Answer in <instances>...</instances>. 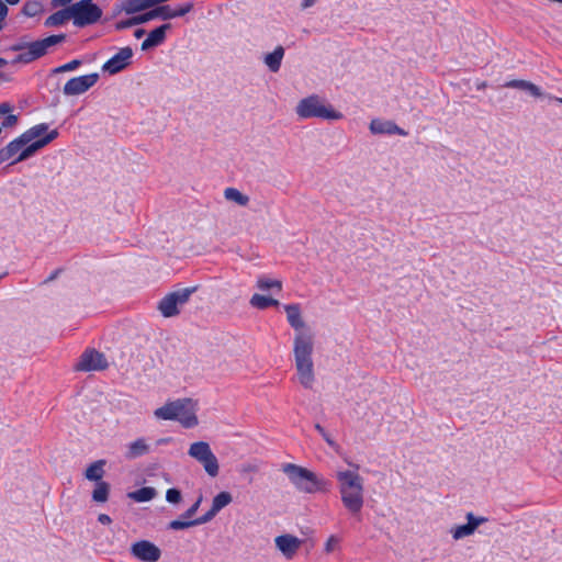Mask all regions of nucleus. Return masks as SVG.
<instances>
[{"label":"nucleus","mask_w":562,"mask_h":562,"mask_svg":"<svg viewBox=\"0 0 562 562\" xmlns=\"http://www.w3.org/2000/svg\"><path fill=\"white\" fill-rule=\"evenodd\" d=\"M169 440H170L169 438H165V439H160L158 442L164 443V442H168Z\"/></svg>","instance_id":"obj_54"},{"label":"nucleus","mask_w":562,"mask_h":562,"mask_svg":"<svg viewBox=\"0 0 562 562\" xmlns=\"http://www.w3.org/2000/svg\"><path fill=\"white\" fill-rule=\"evenodd\" d=\"M339 543H340V539L337 536L331 535L325 543V552L331 553V552L336 551L339 548Z\"/></svg>","instance_id":"obj_38"},{"label":"nucleus","mask_w":562,"mask_h":562,"mask_svg":"<svg viewBox=\"0 0 562 562\" xmlns=\"http://www.w3.org/2000/svg\"><path fill=\"white\" fill-rule=\"evenodd\" d=\"M203 524H206V522L204 521L202 516L199 518H195V519H186V518L181 517L180 519L170 521L169 528L172 530H182V529H187V528L198 526V525H203Z\"/></svg>","instance_id":"obj_28"},{"label":"nucleus","mask_w":562,"mask_h":562,"mask_svg":"<svg viewBox=\"0 0 562 562\" xmlns=\"http://www.w3.org/2000/svg\"><path fill=\"white\" fill-rule=\"evenodd\" d=\"M9 64V61L4 58H0V68L7 66Z\"/></svg>","instance_id":"obj_51"},{"label":"nucleus","mask_w":562,"mask_h":562,"mask_svg":"<svg viewBox=\"0 0 562 562\" xmlns=\"http://www.w3.org/2000/svg\"><path fill=\"white\" fill-rule=\"evenodd\" d=\"M284 56V49L282 46L276 47V49L272 53H269L265 56V64L268 66V68L277 72L280 69L282 58Z\"/></svg>","instance_id":"obj_24"},{"label":"nucleus","mask_w":562,"mask_h":562,"mask_svg":"<svg viewBox=\"0 0 562 562\" xmlns=\"http://www.w3.org/2000/svg\"><path fill=\"white\" fill-rule=\"evenodd\" d=\"M245 471H255L256 468L255 467H251V465H248L244 469Z\"/></svg>","instance_id":"obj_53"},{"label":"nucleus","mask_w":562,"mask_h":562,"mask_svg":"<svg viewBox=\"0 0 562 562\" xmlns=\"http://www.w3.org/2000/svg\"><path fill=\"white\" fill-rule=\"evenodd\" d=\"M8 14V7L7 4L0 0V31L3 29L4 25V19Z\"/></svg>","instance_id":"obj_42"},{"label":"nucleus","mask_w":562,"mask_h":562,"mask_svg":"<svg viewBox=\"0 0 562 562\" xmlns=\"http://www.w3.org/2000/svg\"><path fill=\"white\" fill-rule=\"evenodd\" d=\"M47 128L48 127L46 124H38L23 133L22 136L24 138V142H26L27 146L22 150L20 156L16 157L12 164L29 158L38 149L43 148L57 137L58 133L56 130L52 131L44 137H41L47 131Z\"/></svg>","instance_id":"obj_5"},{"label":"nucleus","mask_w":562,"mask_h":562,"mask_svg":"<svg viewBox=\"0 0 562 562\" xmlns=\"http://www.w3.org/2000/svg\"><path fill=\"white\" fill-rule=\"evenodd\" d=\"M233 502V496L229 492L218 493L212 501L211 508L202 516L205 522L211 521L216 514L224 507L228 506Z\"/></svg>","instance_id":"obj_17"},{"label":"nucleus","mask_w":562,"mask_h":562,"mask_svg":"<svg viewBox=\"0 0 562 562\" xmlns=\"http://www.w3.org/2000/svg\"><path fill=\"white\" fill-rule=\"evenodd\" d=\"M133 18H134L135 25L146 23V22H148V21H150L153 19H156L155 9L150 10V11H148L146 13L133 16Z\"/></svg>","instance_id":"obj_39"},{"label":"nucleus","mask_w":562,"mask_h":562,"mask_svg":"<svg viewBox=\"0 0 562 562\" xmlns=\"http://www.w3.org/2000/svg\"><path fill=\"white\" fill-rule=\"evenodd\" d=\"M71 1L72 0H53L52 2L54 7H64L70 3Z\"/></svg>","instance_id":"obj_48"},{"label":"nucleus","mask_w":562,"mask_h":562,"mask_svg":"<svg viewBox=\"0 0 562 562\" xmlns=\"http://www.w3.org/2000/svg\"><path fill=\"white\" fill-rule=\"evenodd\" d=\"M192 7H193L192 3H187L182 7H180L178 10H175L176 18L187 14L188 12L191 11Z\"/></svg>","instance_id":"obj_43"},{"label":"nucleus","mask_w":562,"mask_h":562,"mask_svg":"<svg viewBox=\"0 0 562 562\" xmlns=\"http://www.w3.org/2000/svg\"><path fill=\"white\" fill-rule=\"evenodd\" d=\"M315 1L316 0H303L302 8L303 9L310 8V7H312L315 3Z\"/></svg>","instance_id":"obj_49"},{"label":"nucleus","mask_w":562,"mask_h":562,"mask_svg":"<svg viewBox=\"0 0 562 562\" xmlns=\"http://www.w3.org/2000/svg\"><path fill=\"white\" fill-rule=\"evenodd\" d=\"M149 451L150 446L147 443L146 439L138 438L133 442L128 443V446L126 447L125 458L128 460H133L147 454Z\"/></svg>","instance_id":"obj_20"},{"label":"nucleus","mask_w":562,"mask_h":562,"mask_svg":"<svg viewBox=\"0 0 562 562\" xmlns=\"http://www.w3.org/2000/svg\"><path fill=\"white\" fill-rule=\"evenodd\" d=\"M4 1L11 5L18 4L20 2V0H4Z\"/></svg>","instance_id":"obj_52"},{"label":"nucleus","mask_w":562,"mask_h":562,"mask_svg":"<svg viewBox=\"0 0 562 562\" xmlns=\"http://www.w3.org/2000/svg\"><path fill=\"white\" fill-rule=\"evenodd\" d=\"M157 495V491L154 487H142L137 491L130 492L127 494V497L137 502V503H144L149 502L153 498H155Z\"/></svg>","instance_id":"obj_27"},{"label":"nucleus","mask_w":562,"mask_h":562,"mask_svg":"<svg viewBox=\"0 0 562 562\" xmlns=\"http://www.w3.org/2000/svg\"><path fill=\"white\" fill-rule=\"evenodd\" d=\"M315 428L321 432V435L330 446L334 445V441L330 439V437L326 434L325 429L319 424H316Z\"/></svg>","instance_id":"obj_45"},{"label":"nucleus","mask_w":562,"mask_h":562,"mask_svg":"<svg viewBox=\"0 0 562 562\" xmlns=\"http://www.w3.org/2000/svg\"><path fill=\"white\" fill-rule=\"evenodd\" d=\"M43 11V5L38 0H27L23 5V13L27 16H36Z\"/></svg>","instance_id":"obj_34"},{"label":"nucleus","mask_w":562,"mask_h":562,"mask_svg":"<svg viewBox=\"0 0 562 562\" xmlns=\"http://www.w3.org/2000/svg\"><path fill=\"white\" fill-rule=\"evenodd\" d=\"M0 78H4V76H3V75H0Z\"/></svg>","instance_id":"obj_56"},{"label":"nucleus","mask_w":562,"mask_h":562,"mask_svg":"<svg viewBox=\"0 0 562 562\" xmlns=\"http://www.w3.org/2000/svg\"><path fill=\"white\" fill-rule=\"evenodd\" d=\"M193 289H181L167 294L158 304V310L165 317H172L179 314V306L186 304L190 295L194 292Z\"/></svg>","instance_id":"obj_10"},{"label":"nucleus","mask_w":562,"mask_h":562,"mask_svg":"<svg viewBox=\"0 0 562 562\" xmlns=\"http://www.w3.org/2000/svg\"><path fill=\"white\" fill-rule=\"evenodd\" d=\"M296 113L301 117H322L329 120L340 119L341 115L335 110L325 106L317 97H308L299 102Z\"/></svg>","instance_id":"obj_7"},{"label":"nucleus","mask_w":562,"mask_h":562,"mask_svg":"<svg viewBox=\"0 0 562 562\" xmlns=\"http://www.w3.org/2000/svg\"><path fill=\"white\" fill-rule=\"evenodd\" d=\"M166 499L171 504H179L182 501L181 492L177 488H169L166 492Z\"/></svg>","instance_id":"obj_37"},{"label":"nucleus","mask_w":562,"mask_h":562,"mask_svg":"<svg viewBox=\"0 0 562 562\" xmlns=\"http://www.w3.org/2000/svg\"><path fill=\"white\" fill-rule=\"evenodd\" d=\"M257 286L261 291H268L270 289H276L278 292L282 290V282L280 280L269 279V278H259L257 281Z\"/></svg>","instance_id":"obj_33"},{"label":"nucleus","mask_w":562,"mask_h":562,"mask_svg":"<svg viewBox=\"0 0 562 562\" xmlns=\"http://www.w3.org/2000/svg\"><path fill=\"white\" fill-rule=\"evenodd\" d=\"M18 122V116L14 115V114H9L5 120L3 121L2 123V126L3 127H11L13 125H15Z\"/></svg>","instance_id":"obj_44"},{"label":"nucleus","mask_w":562,"mask_h":562,"mask_svg":"<svg viewBox=\"0 0 562 562\" xmlns=\"http://www.w3.org/2000/svg\"><path fill=\"white\" fill-rule=\"evenodd\" d=\"M145 33H146V31H145L144 29H137V30L135 31V33H134V36H135L136 38H140V37H143V36L145 35Z\"/></svg>","instance_id":"obj_50"},{"label":"nucleus","mask_w":562,"mask_h":562,"mask_svg":"<svg viewBox=\"0 0 562 562\" xmlns=\"http://www.w3.org/2000/svg\"><path fill=\"white\" fill-rule=\"evenodd\" d=\"M286 319L295 330L293 340L294 363L300 384L306 389H313L315 383V371L313 362L315 336L312 329L303 319L301 308L297 304L284 306Z\"/></svg>","instance_id":"obj_1"},{"label":"nucleus","mask_w":562,"mask_h":562,"mask_svg":"<svg viewBox=\"0 0 562 562\" xmlns=\"http://www.w3.org/2000/svg\"><path fill=\"white\" fill-rule=\"evenodd\" d=\"M99 79L98 74H89L71 78L64 86L63 92L65 95H78L88 91Z\"/></svg>","instance_id":"obj_11"},{"label":"nucleus","mask_w":562,"mask_h":562,"mask_svg":"<svg viewBox=\"0 0 562 562\" xmlns=\"http://www.w3.org/2000/svg\"><path fill=\"white\" fill-rule=\"evenodd\" d=\"M303 542L304 540L291 533H283L274 538L276 548L286 560H292L296 555Z\"/></svg>","instance_id":"obj_13"},{"label":"nucleus","mask_w":562,"mask_h":562,"mask_svg":"<svg viewBox=\"0 0 562 562\" xmlns=\"http://www.w3.org/2000/svg\"><path fill=\"white\" fill-rule=\"evenodd\" d=\"M154 415L157 419L178 420L186 428L198 425L194 403L189 398L168 402L155 409Z\"/></svg>","instance_id":"obj_3"},{"label":"nucleus","mask_w":562,"mask_h":562,"mask_svg":"<svg viewBox=\"0 0 562 562\" xmlns=\"http://www.w3.org/2000/svg\"><path fill=\"white\" fill-rule=\"evenodd\" d=\"M278 304V300L261 294H254L250 299V305L259 310H265L269 306H276Z\"/></svg>","instance_id":"obj_30"},{"label":"nucleus","mask_w":562,"mask_h":562,"mask_svg":"<svg viewBox=\"0 0 562 562\" xmlns=\"http://www.w3.org/2000/svg\"><path fill=\"white\" fill-rule=\"evenodd\" d=\"M72 20V13L70 7L59 10L45 20L46 26H58L63 25L67 21Z\"/></svg>","instance_id":"obj_23"},{"label":"nucleus","mask_w":562,"mask_h":562,"mask_svg":"<svg viewBox=\"0 0 562 562\" xmlns=\"http://www.w3.org/2000/svg\"><path fill=\"white\" fill-rule=\"evenodd\" d=\"M11 105L9 103L0 104V115L9 114L11 112Z\"/></svg>","instance_id":"obj_46"},{"label":"nucleus","mask_w":562,"mask_h":562,"mask_svg":"<svg viewBox=\"0 0 562 562\" xmlns=\"http://www.w3.org/2000/svg\"><path fill=\"white\" fill-rule=\"evenodd\" d=\"M153 0H122L120 3V11L126 14H134L154 7Z\"/></svg>","instance_id":"obj_21"},{"label":"nucleus","mask_w":562,"mask_h":562,"mask_svg":"<svg viewBox=\"0 0 562 562\" xmlns=\"http://www.w3.org/2000/svg\"><path fill=\"white\" fill-rule=\"evenodd\" d=\"M132 56V48L127 46L123 47L106 63H104V65L102 66V70L111 75H114L128 66Z\"/></svg>","instance_id":"obj_14"},{"label":"nucleus","mask_w":562,"mask_h":562,"mask_svg":"<svg viewBox=\"0 0 562 562\" xmlns=\"http://www.w3.org/2000/svg\"><path fill=\"white\" fill-rule=\"evenodd\" d=\"M226 200L232 201L240 206H246L249 202V198L235 188H227L224 191Z\"/></svg>","instance_id":"obj_29"},{"label":"nucleus","mask_w":562,"mask_h":562,"mask_svg":"<svg viewBox=\"0 0 562 562\" xmlns=\"http://www.w3.org/2000/svg\"><path fill=\"white\" fill-rule=\"evenodd\" d=\"M156 18L160 16L165 20L176 18L175 10H171L169 5H162L155 9Z\"/></svg>","instance_id":"obj_36"},{"label":"nucleus","mask_w":562,"mask_h":562,"mask_svg":"<svg viewBox=\"0 0 562 562\" xmlns=\"http://www.w3.org/2000/svg\"><path fill=\"white\" fill-rule=\"evenodd\" d=\"M134 25H135L134 18H130L125 21H120V22L115 23V30L121 31V30H124V29H127V27H131Z\"/></svg>","instance_id":"obj_41"},{"label":"nucleus","mask_w":562,"mask_h":562,"mask_svg":"<svg viewBox=\"0 0 562 562\" xmlns=\"http://www.w3.org/2000/svg\"><path fill=\"white\" fill-rule=\"evenodd\" d=\"M104 460H98L91 463L85 472V477L89 481H97L99 483L104 475Z\"/></svg>","instance_id":"obj_26"},{"label":"nucleus","mask_w":562,"mask_h":562,"mask_svg":"<svg viewBox=\"0 0 562 562\" xmlns=\"http://www.w3.org/2000/svg\"><path fill=\"white\" fill-rule=\"evenodd\" d=\"M557 100H558L560 103H562V98H558Z\"/></svg>","instance_id":"obj_55"},{"label":"nucleus","mask_w":562,"mask_h":562,"mask_svg":"<svg viewBox=\"0 0 562 562\" xmlns=\"http://www.w3.org/2000/svg\"><path fill=\"white\" fill-rule=\"evenodd\" d=\"M467 518L468 524L460 525L451 529V535L454 540H460L464 537L471 536L482 522L486 521L483 517H474L472 513H469Z\"/></svg>","instance_id":"obj_16"},{"label":"nucleus","mask_w":562,"mask_h":562,"mask_svg":"<svg viewBox=\"0 0 562 562\" xmlns=\"http://www.w3.org/2000/svg\"><path fill=\"white\" fill-rule=\"evenodd\" d=\"M26 146H27V144H26V142H24V138L22 135L20 137H18L16 139L12 140L5 147L0 149V164L11 159L15 155H18V157H19L20 154L22 153V150Z\"/></svg>","instance_id":"obj_19"},{"label":"nucleus","mask_w":562,"mask_h":562,"mask_svg":"<svg viewBox=\"0 0 562 562\" xmlns=\"http://www.w3.org/2000/svg\"><path fill=\"white\" fill-rule=\"evenodd\" d=\"M170 29V24H164L153 30L147 38L142 43V50H148L160 45L166 38V32Z\"/></svg>","instance_id":"obj_18"},{"label":"nucleus","mask_w":562,"mask_h":562,"mask_svg":"<svg viewBox=\"0 0 562 562\" xmlns=\"http://www.w3.org/2000/svg\"><path fill=\"white\" fill-rule=\"evenodd\" d=\"M70 9L74 24L79 27L95 23L102 15V10L92 0H80Z\"/></svg>","instance_id":"obj_8"},{"label":"nucleus","mask_w":562,"mask_h":562,"mask_svg":"<svg viewBox=\"0 0 562 562\" xmlns=\"http://www.w3.org/2000/svg\"><path fill=\"white\" fill-rule=\"evenodd\" d=\"M11 50L21 52L11 60L12 64H30L42 57L33 42L15 44L11 46Z\"/></svg>","instance_id":"obj_15"},{"label":"nucleus","mask_w":562,"mask_h":562,"mask_svg":"<svg viewBox=\"0 0 562 562\" xmlns=\"http://www.w3.org/2000/svg\"><path fill=\"white\" fill-rule=\"evenodd\" d=\"M201 502H202V496H200L196 499V502L182 514V518L191 519L195 515L196 510L199 509Z\"/></svg>","instance_id":"obj_40"},{"label":"nucleus","mask_w":562,"mask_h":562,"mask_svg":"<svg viewBox=\"0 0 562 562\" xmlns=\"http://www.w3.org/2000/svg\"><path fill=\"white\" fill-rule=\"evenodd\" d=\"M282 471L288 475L291 483L303 493L314 494L326 491V482L306 468L286 463L282 467Z\"/></svg>","instance_id":"obj_4"},{"label":"nucleus","mask_w":562,"mask_h":562,"mask_svg":"<svg viewBox=\"0 0 562 562\" xmlns=\"http://www.w3.org/2000/svg\"><path fill=\"white\" fill-rule=\"evenodd\" d=\"M110 486L106 482L100 481L92 493V498L94 502L104 503L109 496Z\"/></svg>","instance_id":"obj_31"},{"label":"nucleus","mask_w":562,"mask_h":562,"mask_svg":"<svg viewBox=\"0 0 562 562\" xmlns=\"http://www.w3.org/2000/svg\"><path fill=\"white\" fill-rule=\"evenodd\" d=\"M370 130L372 133H392L397 131V126L390 122L373 120L370 124Z\"/></svg>","instance_id":"obj_32"},{"label":"nucleus","mask_w":562,"mask_h":562,"mask_svg":"<svg viewBox=\"0 0 562 562\" xmlns=\"http://www.w3.org/2000/svg\"><path fill=\"white\" fill-rule=\"evenodd\" d=\"M98 520L103 525H109L112 521L110 516H108L106 514H100Z\"/></svg>","instance_id":"obj_47"},{"label":"nucleus","mask_w":562,"mask_h":562,"mask_svg":"<svg viewBox=\"0 0 562 562\" xmlns=\"http://www.w3.org/2000/svg\"><path fill=\"white\" fill-rule=\"evenodd\" d=\"M341 503L345 508L358 517L364 504L363 479L357 470H345L336 473Z\"/></svg>","instance_id":"obj_2"},{"label":"nucleus","mask_w":562,"mask_h":562,"mask_svg":"<svg viewBox=\"0 0 562 562\" xmlns=\"http://www.w3.org/2000/svg\"><path fill=\"white\" fill-rule=\"evenodd\" d=\"M131 553L142 562H157L161 557V550L148 540H140L133 543Z\"/></svg>","instance_id":"obj_12"},{"label":"nucleus","mask_w":562,"mask_h":562,"mask_svg":"<svg viewBox=\"0 0 562 562\" xmlns=\"http://www.w3.org/2000/svg\"><path fill=\"white\" fill-rule=\"evenodd\" d=\"M65 40H66L65 34H57V35H50L43 40L34 41L33 44L35 45L40 55L44 56L47 54L49 48L63 43Z\"/></svg>","instance_id":"obj_22"},{"label":"nucleus","mask_w":562,"mask_h":562,"mask_svg":"<svg viewBox=\"0 0 562 562\" xmlns=\"http://www.w3.org/2000/svg\"><path fill=\"white\" fill-rule=\"evenodd\" d=\"M80 65H81L80 60L74 59L65 65H61V66L53 69V74H61V72L72 71V70L77 69Z\"/></svg>","instance_id":"obj_35"},{"label":"nucleus","mask_w":562,"mask_h":562,"mask_svg":"<svg viewBox=\"0 0 562 562\" xmlns=\"http://www.w3.org/2000/svg\"><path fill=\"white\" fill-rule=\"evenodd\" d=\"M505 86L525 90L536 98H540L542 95L540 88L530 81L515 79L506 82Z\"/></svg>","instance_id":"obj_25"},{"label":"nucleus","mask_w":562,"mask_h":562,"mask_svg":"<svg viewBox=\"0 0 562 562\" xmlns=\"http://www.w3.org/2000/svg\"><path fill=\"white\" fill-rule=\"evenodd\" d=\"M108 368L105 356L95 349L85 350L74 366V370L78 372L103 371Z\"/></svg>","instance_id":"obj_9"},{"label":"nucleus","mask_w":562,"mask_h":562,"mask_svg":"<svg viewBox=\"0 0 562 562\" xmlns=\"http://www.w3.org/2000/svg\"><path fill=\"white\" fill-rule=\"evenodd\" d=\"M188 454L203 465L205 472L215 477L218 475L220 465L217 458L212 452L206 441H196L191 443Z\"/></svg>","instance_id":"obj_6"}]
</instances>
